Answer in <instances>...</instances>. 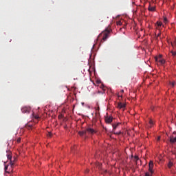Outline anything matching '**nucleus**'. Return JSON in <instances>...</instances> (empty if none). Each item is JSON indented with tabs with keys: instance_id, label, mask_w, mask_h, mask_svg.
Returning a JSON list of instances; mask_svg holds the SVG:
<instances>
[{
	"instance_id": "1",
	"label": "nucleus",
	"mask_w": 176,
	"mask_h": 176,
	"mask_svg": "<svg viewBox=\"0 0 176 176\" xmlns=\"http://www.w3.org/2000/svg\"><path fill=\"white\" fill-rule=\"evenodd\" d=\"M109 34H111V30L107 29L104 32L99 34L98 38H101L102 36L101 42H105V41L109 38Z\"/></svg>"
},
{
	"instance_id": "2",
	"label": "nucleus",
	"mask_w": 176,
	"mask_h": 176,
	"mask_svg": "<svg viewBox=\"0 0 176 176\" xmlns=\"http://www.w3.org/2000/svg\"><path fill=\"white\" fill-rule=\"evenodd\" d=\"M87 133H88V134H96V131L94 129L87 128L86 131H80L78 134L82 137V135H86Z\"/></svg>"
},
{
	"instance_id": "3",
	"label": "nucleus",
	"mask_w": 176,
	"mask_h": 176,
	"mask_svg": "<svg viewBox=\"0 0 176 176\" xmlns=\"http://www.w3.org/2000/svg\"><path fill=\"white\" fill-rule=\"evenodd\" d=\"M174 134H176L175 131H174L173 135L171 136H170V138H169V141H170V144H175V142H176V135L174 136Z\"/></svg>"
},
{
	"instance_id": "4",
	"label": "nucleus",
	"mask_w": 176,
	"mask_h": 176,
	"mask_svg": "<svg viewBox=\"0 0 176 176\" xmlns=\"http://www.w3.org/2000/svg\"><path fill=\"white\" fill-rule=\"evenodd\" d=\"M148 171L151 174L153 173V161H150L148 164Z\"/></svg>"
},
{
	"instance_id": "5",
	"label": "nucleus",
	"mask_w": 176,
	"mask_h": 176,
	"mask_svg": "<svg viewBox=\"0 0 176 176\" xmlns=\"http://www.w3.org/2000/svg\"><path fill=\"white\" fill-rule=\"evenodd\" d=\"M23 113H30V111H31V108L28 107H24L21 109Z\"/></svg>"
},
{
	"instance_id": "6",
	"label": "nucleus",
	"mask_w": 176,
	"mask_h": 176,
	"mask_svg": "<svg viewBox=\"0 0 176 176\" xmlns=\"http://www.w3.org/2000/svg\"><path fill=\"white\" fill-rule=\"evenodd\" d=\"M113 120V118H112L111 116H109V117H106L105 118V122L107 124H109L111 123H112V121Z\"/></svg>"
},
{
	"instance_id": "7",
	"label": "nucleus",
	"mask_w": 176,
	"mask_h": 176,
	"mask_svg": "<svg viewBox=\"0 0 176 176\" xmlns=\"http://www.w3.org/2000/svg\"><path fill=\"white\" fill-rule=\"evenodd\" d=\"M118 107L120 109H123L124 108H126V104L122 103V102H119L118 104Z\"/></svg>"
},
{
	"instance_id": "8",
	"label": "nucleus",
	"mask_w": 176,
	"mask_h": 176,
	"mask_svg": "<svg viewBox=\"0 0 176 176\" xmlns=\"http://www.w3.org/2000/svg\"><path fill=\"white\" fill-rule=\"evenodd\" d=\"M155 60L156 62L160 63V64H164V63H166V61L164 59H159L157 56L155 58Z\"/></svg>"
},
{
	"instance_id": "9",
	"label": "nucleus",
	"mask_w": 176,
	"mask_h": 176,
	"mask_svg": "<svg viewBox=\"0 0 176 176\" xmlns=\"http://www.w3.org/2000/svg\"><path fill=\"white\" fill-rule=\"evenodd\" d=\"M162 26L164 27V25H163V23L157 21V29L160 30V28H162Z\"/></svg>"
},
{
	"instance_id": "10",
	"label": "nucleus",
	"mask_w": 176,
	"mask_h": 176,
	"mask_svg": "<svg viewBox=\"0 0 176 176\" xmlns=\"http://www.w3.org/2000/svg\"><path fill=\"white\" fill-rule=\"evenodd\" d=\"M7 157H8V160H10V165L12 166H14V163L12 162V155L10 154H8L7 155Z\"/></svg>"
},
{
	"instance_id": "11",
	"label": "nucleus",
	"mask_w": 176,
	"mask_h": 176,
	"mask_svg": "<svg viewBox=\"0 0 176 176\" xmlns=\"http://www.w3.org/2000/svg\"><path fill=\"white\" fill-rule=\"evenodd\" d=\"M148 10L149 12H155V10H156V8L155 7H152L151 6H148Z\"/></svg>"
},
{
	"instance_id": "12",
	"label": "nucleus",
	"mask_w": 176,
	"mask_h": 176,
	"mask_svg": "<svg viewBox=\"0 0 176 176\" xmlns=\"http://www.w3.org/2000/svg\"><path fill=\"white\" fill-rule=\"evenodd\" d=\"M120 124V123L113 124V130L115 131L116 129H118V126Z\"/></svg>"
},
{
	"instance_id": "13",
	"label": "nucleus",
	"mask_w": 176,
	"mask_h": 176,
	"mask_svg": "<svg viewBox=\"0 0 176 176\" xmlns=\"http://www.w3.org/2000/svg\"><path fill=\"white\" fill-rule=\"evenodd\" d=\"M174 165V164L173 163V162L169 161L168 164V168H171V167Z\"/></svg>"
},
{
	"instance_id": "14",
	"label": "nucleus",
	"mask_w": 176,
	"mask_h": 176,
	"mask_svg": "<svg viewBox=\"0 0 176 176\" xmlns=\"http://www.w3.org/2000/svg\"><path fill=\"white\" fill-rule=\"evenodd\" d=\"M95 116L96 119H98L100 118V111H96Z\"/></svg>"
},
{
	"instance_id": "15",
	"label": "nucleus",
	"mask_w": 176,
	"mask_h": 176,
	"mask_svg": "<svg viewBox=\"0 0 176 176\" xmlns=\"http://www.w3.org/2000/svg\"><path fill=\"white\" fill-rule=\"evenodd\" d=\"M97 107H95L96 112H100V106H98V104H96Z\"/></svg>"
},
{
	"instance_id": "16",
	"label": "nucleus",
	"mask_w": 176,
	"mask_h": 176,
	"mask_svg": "<svg viewBox=\"0 0 176 176\" xmlns=\"http://www.w3.org/2000/svg\"><path fill=\"white\" fill-rule=\"evenodd\" d=\"M26 129H32V125L30 124H27L26 125Z\"/></svg>"
},
{
	"instance_id": "17",
	"label": "nucleus",
	"mask_w": 176,
	"mask_h": 176,
	"mask_svg": "<svg viewBox=\"0 0 176 176\" xmlns=\"http://www.w3.org/2000/svg\"><path fill=\"white\" fill-rule=\"evenodd\" d=\"M138 160H140V158H138V156L135 155L134 157V162H138Z\"/></svg>"
},
{
	"instance_id": "18",
	"label": "nucleus",
	"mask_w": 176,
	"mask_h": 176,
	"mask_svg": "<svg viewBox=\"0 0 176 176\" xmlns=\"http://www.w3.org/2000/svg\"><path fill=\"white\" fill-rule=\"evenodd\" d=\"M171 54H172V56H173V57H176V52L172 51Z\"/></svg>"
},
{
	"instance_id": "19",
	"label": "nucleus",
	"mask_w": 176,
	"mask_h": 176,
	"mask_svg": "<svg viewBox=\"0 0 176 176\" xmlns=\"http://www.w3.org/2000/svg\"><path fill=\"white\" fill-rule=\"evenodd\" d=\"M164 23H165V24H167V23H168V20L167 19V18H164Z\"/></svg>"
},
{
	"instance_id": "20",
	"label": "nucleus",
	"mask_w": 176,
	"mask_h": 176,
	"mask_svg": "<svg viewBox=\"0 0 176 176\" xmlns=\"http://www.w3.org/2000/svg\"><path fill=\"white\" fill-rule=\"evenodd\" d=\"M151 175H152V173H149V172H146V173H145V175H144V176H151Z\"/></svg>"
},
{
	"instance_id": "21",
	"label": "nucleus",
	"mask_w": 176,
	"mask_h": 176,
	"mask_svg": "<svg viewBox=\"0 0 176 176\" xmlns=\"http://www.w3.org/2000/svg\"><path fill=\"white\" fill-rule=\"evenodd\" d=\"M172 46H176V40L173 41V43H172Z\"/></svg>"
},
{
	"instance_id": "22",
	"label": "nucleus",
	"mask_w": 176,
	"mask_h": 176,
	"mask_svg": "<svg viewBox=\"0 0 176 176\" xmlns=\"http://www.w3.org/2000/svg\"><path fill=\"white\" fill-rule=\"evenodd\" d=\"M16 142L19 143V142H21V138H19L17 140H16Z\"/></svg>"
},
{
	"instance_id": "23",
	"label": "nucleus",
	"mask_w": 176,
	"mask_h": 176,
	"mask_svg": "<svg viewBox=\"0 0 176 176\" xmlns=\"http://www.w3.org/2000/svg\"><path fill=\"white\" fill-rule=\"evenodd\" d=\"M117 25H122V22L120 21L117 22Z\"/></svg>"
},
{
	"instance_id": "24",
	"label": "nucleus",
	"mask_w": 176,
	"mask_h": 176,
	"mask_svg": "<svg viewBox=\"0 0 176 176\" xmlns=\"http://www.w3.org/2000/svg\"><path fill=\"white\" fill-rule=\"evenodd\" d=\"M159 60L162 59V55H160L159 57H157Z\"/></svg>"
},
{
	"instance_id": "25",
	"label": "nucleus",
	"mask_w": 176,
	"mask_h": 176,
	"mask_svg": "<svg viewBox=\"0 0 176 176\" xmlns=\"http://www.w3.org/2000/svg\"><path fill=\"white\" fill-rule=\"evenodd\" d=\"M34 118H35L36 119H39V116H35Z\"/></svg>"
},
{
	"instance_id": "26",
	"label": "nucleus",
	"mask_w": 176,
	"mask_h": 176,
	"mask_svg": "<svg viewBox=\"0 0 176 176\" xmlns=\"http://www.w3.org/2000/svg\"><path fill=\"white\" fill-rule=\"evenodd\" d=\"M149 123H150V124H153V122H152V120H150Z\"/></svg>"
},
{
	"instance_id": "27",
	"label": "nucleus",
	"mask_w": 176,
	"mask_h": 176,
	"mask_svg": "<svg viewBox=\"0 0 176 176\" xmlns=\"http://www.w3.org/2000/svg\"><path fill=\"white\" fill-rule=\"evenodd\" d=\"M48 136H49V137H52V133L50 132V133H48Z\"/></svg>"
},
{
	"instance_id": "28",
	"label": "nucleus",
	"mask_w": 176,
	"mask_h": 176,
	"mask_svg": "<svg viewBox=\"0 0 176 176\" xmlns=\"http://www.w3.org/2000/svg\"><path fill=\"white\" fill-rule=\"evenodd\" d=\"M175 85V82H172L173 87H174Z\"/></svg>"
},
{
	"instance_id": "29",
	"label": "nucleus",
	"mask_w": 176,
	"mask_h": 176,
	"mask_svg": "<svg viewBox=\"0 0 176 176\" xmlns=\"http://www.w3.org/2000/svg\"><path fill=\"white\" fill-rule=\"evenodd\" d=\"M160 140V136H158L157 138V141H159Z\"/></svg>"
},
{
	"instance_id": "30",
	"label": "nucleus",
	"mask_w": 176,
	"mask_h": 176,
	"mask_svg": "<svg viewBox=\"0 0 176 176\" xmlns=\"http://www.w3.org/2000/svg\"><path fill=\"white\" fill-rule=\"evenodd\" d=\"M5 170H6H6H8V166H5Z\"/></svg>"
},
{
	"instance_id": "31",
	"label": "nucleus",
	"mask_w": 176,
	"mask_h": 176,
	"mask_svg": "<svg viewBox=\"0 0 176 176\" xmlns=\"http://www.w3.org/2000/svg\"><path fill=\"white\" fill-rule=\"evenodd\" d=\"M124 91L123 89H122V90L120 91L121 93H124Z\"/></svg>"
},
{
	"instance_id": "32",
	"label": "nucleus",
	"mask_w": 176,
	"mask_h": 176,
	"mask_svg": "<svg viewBox=\"0 0 176 176\" xmlns=\"http://www.w3.org/2000/svg\"><path fill=\"white\" fill-rule=\"evenodd\" d=\"M85 173H86V174H87V173H89V170H87L85 171Z\"/></svg>"
},
{
	"instance_id": "33",
	"label": "nucleus",
	"mask_w": 176,
	"mask_h": 176,
	"mask_svg": "<svg viewBox=\"0 0 176 176\" xmlns=\"http://www.w3.org/2000/svg\"><path fill=\"white\" fill-rule=\"evenodd\" d=\"M158 36H160V33L158 34Z\"/></svg>"
},
{
	"instance_id": "34",
	"label": "nucleus",
	"mask_w": 176,
	"mask_h": 176,
	"mask_svg": "<svg viewBox=\"0 0 176 176\" xmlns=\"http://www.w3.org/2000/svg\"><path fill=\"white\" fill-rule=\"evenodd\" d=\"M117 134H118V135H119V134H120V132H119V133H117Z\"/></svg>"
}]
</instances>
